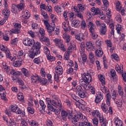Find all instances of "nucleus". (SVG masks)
<instances>
[{"instance_id": "1", "label": "nucleus", "mask_w": 126, "mask_h": 126, "mask_svg": "<svg viewBox=\"0 0 126 126\" xmlns=\"http://www.w3.org/2000/svg\"><path fill=\"white\" fill-rule=\"evenodd\" d=\"M62 120L66 122L67 119L71 121L74 125L78 124L79 126H93L85 116H83L82 114H75L73 112V109H67L66 111L63 110L61 112ZM82 122L78 123V121L81 120Z\"/></svg>"}, {"instance_id": "2", "label": "nucleus", "mask_w": 126, "mask_h": 126, "mask_svg": "<svg viewBox=\"0 0 126 126\" xmlns=\"http://www.w3.org/2000/svg\"><path fill=\"white\" fill-rule=\"evenodd\" d=\"M46 101L47 103V108H48L49 110H53V108H52L53 106L55 107V108H58V107H59V108H62L63 107L62 101L59 97H54L53 100H51V98L47 97Z\"/></svg>"}, {"instance_id": "3", "label": "nucleus", "mask_w": 126, "mask_h": 126, "mask_svg": "<svg viewBox=\"0 0 126 126\" xmlns=\"http://www.w3.org/2000/svg\"><path fill=\"white\" fill-rule=\"evenodd\" d=\"M89 112L92 114L93 117H94L95 118L96 117V118H98L101 126H107V125H108V120H107L106 118H104V116L100 113L99 110H95L93 111L92 110L90 109Z\"/></svg>"}, {"instance_id": "4", "label": "nucleus", "mask_w": 126, "mask_h": 126, "mask_svg": "<svg viewBox=\"0 0 126 126\" xmlns=\"http://www.w3.org/2000/svg\"><path fill=\"white\" fill-rule=\"evenodd\" d=\"M95 25L92 22H90L88 25V28H89V31L91 33V37L94 40H96L98 38V34L95 32V29H94Z\"/></svg>"}, {"instance_id": "5", "label": "nucleus", "mask_w": 126, "mask_h": 126, "mask_svg": "<svg viewBox=\"0 0 126 126\" xmlns=\"http://www.w3.org/2000/svg\"><path fill=\"white\" fill-rule=\"evenodd\" d=\"M91 11L93 12V15H98V17L102 20L106 18V16L103 14V12H101V11L98 8L93 7L91 8Z\"/></svg>"}, {"instance_id": "6", "label": "nucleus", "mask_w": 126, "mask_h": 126, "mask_svg": "<svg viewBox=\"0 0 126 126\" xmlns=\"http://www.w3.org/2000/svg\"><path fill=\"white\" fill-rule=\"evenodd\" d=\"M82 78L84 82L86 83V84H89V83L92 81V77L91 76V74L88 72L84 73L82 75Z\"/></svg>"}, {"instance_id": "7", "label": "nucleus", "mask_w": 126, "mask_h": 126, "mask_svg": "<svg viewBox=\"0 0 126 126\" xmlns=\"http://www.w3.org/2000/svg\"><path fill=\"white\" fill-rule=\"evenodd\" d=\"M14 27L15 29H12L11 30H10V32L12 34H20L21 33V27L22 26H21V24L16 23L14 25Z\"/></svg>"}, {"instance_id": "8", "label": "nucleus", "mask_w": 126, "mask_h": 126, "mask_svg": "<svg viewBox=\"0 0 126 126\" xmlns=\"http://www.w3.org/2000/svg\"><path fill=\"white\" fill-rule=\"evenodd\" d=\"M32 47L31 50H32L39 54H41V43L38 41L35 42L34 40Z\"/></svg>"}, {"instance_id": "9", "label": "nucleus", "mask_w": 126, "mask_h": 126, "mask_svg": "<svg viewBox=\"0 0 126 126\" xmlns=\"http://www.w3.org/2000/svg\"><path fill=\"white\" fill-rule=\"evenodd\" d=\"M34 41H35L34 39L27 37L23 39V43L25 46H27V47H32L34 43Z\"/></svg>"}, {"instance_id": "10", "label": "nucleus", "mask_w": 126, "mask_h": 126, "mask_svg": "<svg viewBox=\"0 0 126 126\" xmlns=\"http://www.w3.org/2000/svg\"><path fill=\"white\" fill-rule=\"evenodd\" d=\"M44 25H45L46 27L47 32H48V33H52L53 31H55V27L51 26L50 23L48 22V20H44Z\"/></svg>"}, {"instance_id": "11", "label": "nucleus", "mask_w": 126, "mask_h": 126, "mask_svg": "<svg viewBox=\"0 0 126 126\" xmlns=\"http://www.w3.org/2000/svg\"><path fill=\"white\" fill-rule=\"evenodd\" d=\"M23 10L20 7H19L18 5H16L15 4H13L12 5L11 12L12 13H17L20 11Z\"/></svg>"}, {"instance_id": "12", "label": "nucleus", "mask_w": 126, "mask_h": 126, "mask_svg": "<svg viewBox=\"0 0 126 126\" xmlns=\"http://www.w3.org/2000/svg\"><path fill=\"white\" fill-rule=\"evenodd\" d=\"M100 30L99 31L100 35H106V33H107V25L106 24L102 23L101 27L100 28Z\"/></svg>"}, {"instance_id": "13", "label": "nucleus", "mask_w": 126, "mask_h": 126, "mask_svg": "<svg viewBox=\"0 0 126 126\" xmlns=\"http://www.w3.org/2000/svg\"><path fill=\"white\" fill-rule=\"evenodd\" d=\"M86 45L87 46V50L90 52L91 51H95L96 49L95 47L94 46V45L91 41H87Z\"/></svg>"}, {"instance_id": "14", "label": "nucleus", "mask_w": 126, "mask_h": 126, "mask_svg": "<svg viewBox=\"0 0 126 126\" xmlns=\"http://www.w3.org/2000/svg\"><path fill=\"white\" fill-rule=\"evenodd\" d=\"M103 96L102 93L98 92L96 93V96H95V102L96 104H99L102 100H103Z\"/></svg>"}, {"instance_id": "15", "label": "nucleus", "mask_w": 126, "mask_h": 126, "mask_svg": "<svg viewBox=\"0 0 126 126\" xmlns=\"http://www.w3.org/2000/svg\"><path fill=\"white\" fill-rule=\"evenodd\" d=\"M40 55L38 52L34 51V50H31L29 51L28 56L30 59H34L35 57H37Z\"/></svg>"}, {"instance_id": "16", "label": "nucleus", "mask_w": 126, "mask_h": 126, "mask_svg": "<svg viewBox=\"0 0 126 126\" xmlns=\"http://www.w3.org/2000/svg\"><path fill=\"white\" fill-rule=\"evenodd\" d=\"M5 54V57L6 59H8V60H10L11 62H14L15 61V58L13 57L11 55V53H10V50H8L6 52H4Z\"/></svg>"}, {"instance_id": "17", "label": "nucleus", "mask_w": 126, "mask_h": 126, "mask_svg": "<svg viewBox=\"0 0 126 126\" xmlns=\"http://www.w3.org/2000/svg\"><path fill=\"white\" fill-rule=\"evenodd\" d=\"M55 71L56 74L62 75L63 73V69L62 66L58 65L55 67Z\"/></svg>"}, {"instance_id": "18", "label": "nucleus", "mask_w": 126, "mask_h": 126, "mask_svg": "<svg viewBox=\"0 0 126 126\" xmlns=\"http://www.w3.org/2000/svg\"><path fill=\"white\" fill-rule=\"evenodd\" d=\"M2 13L6 19H8V17H9V14H10V11L9 10L5 8L3 9Z\"/></svg>"}, {"instance_id": "19", "label": "nucleus", "mask_w": 126, "mask_h": 126, "mask_svg": "<svg viewBox=\"0 0 126 126\" xmlns=\"http://www.w3.org/2000/svg\"><path fill=\"white\" fill-rule=\"evenodd\" d=\"M40 41H41L42 43H47L48 46H50V39L48 37H46V36H44L42 37H40L39 38Z\"/></svg>"}, {"instance_id": "20", "label": "nucleus", "mask_w": 126, "mask_h": 126, "mask_svg": "<svg viewBox=\"0 0 126 126\" xmlns=\"http://www.w3.org/2000/svg\"><path fill=\"white\" fill-rule=\"evenodd\" d=\"M71 96L72 99H73V100H75V101H76V102H77L78 103H79L78 105H79V107H82V106H83V104H82V103L80 102V98H79V97H78V96H76L75 94H72Z\"/></svg>"}, {"instance_id": "21", "label": "nucleus", "mask_w": 126, "mask_h": 126, "mask_svg": "<svg viewBox=\"0 0 126 126\" xmlns=\"http://www.w3.org/2000/svg\"><path fill=\"white\" fill-rule=\"evenodd\" d=\"M116 126H124V123L119 117H116L114 121Z\"/></svg>"}, {"instance_id": "22", "label": "nucleus", "mask_w": 126, "mask_h": 126, "mask_svg": "<svg viewBox=\"0 0 126 126\" xmlns=\"http://www.w3.org/2000/svg\"><path fill=\"white\" fill-rule=\"evenodd\" d=\"M79 24H80V21L78 20H74L72 21L71 25L73 27L76 28L77 27H79Z\"/></svg>"}, {"instance_id": "23", "label": "nucleus", "mask_w": 126, "mask_h": 126, "mask_svg": "<svg viewBox=\"0 0 126 126\" xmlns=\"http://www.w3.org/2000/svg\"><path fill=\"white\" fill-rule=\"evenodd\" d=\"M39 78H40V77L36 74H34L31 76V80L32 82H34V83H36L38 81H39Z\"/></svg>"}, {"instance_id": "24", "label": "nucleus", "mask_w": 126, "mask_h": 126, "mask_svg": "<svg viewBox=\"0 0 126 126\" xmlns=\"http://www.w3.org/2000/svg\"><path fill=\"white\" fill-rule=\"evenodd\" d=\"M38 81L40 82L41 85L45 86L47 85L48 83V80L47 79L41 78V77H39V78L38 79Z\"/></svg>"}, {"instance_id": "25", "label": "nucleus", "mask_w": 126, "mask_h": 126, "mask_svg": "<svg viewBox=\"0 0 126 126\" xmlns=\"http://www.w3.org/2000/svg\"><path fill=\"white\" fill-rule=\"evenodd\" d=\"M95 56L98 58H101L103 56V50L102 49L99 48V49H97L95 52Z\"/></svg>"}, {"instance_id": "26", "label": "nucleus", "mask_w": 126, "mask_h": 126, "mask_svg": "<svg viewBox=\"0 0 126 126\" xmlns=\"http://www.w3.org/2000/svg\"><path fill=\"white\" fill-rule=\"evenodd\" d=\"M22 17L24 18H29L30 17V13L28 10L23 11L22 12Z\"/></svg>"}, {"instance_id": "27", "label": "nucleus", "mask_w": 126, "mask_h": 126, "mask_svg": "<svg viewBox=\"0 0 126 126\" xmlns=\"http://www.w3.org/2000/svg\"><path fill=\"white\" fill-rule=\"evenodd\" d=\"M63 37L66 43H69L70 42V36L69 35L66 33H63Z\"/></svg>"}, {"instance_id": "28", "label": "nucleus", "mask_w": 126, "mask_h": 126, "mask_svg": "<svg viewBox=\"0 0 126 126\" xmlns=\"http://www.w3.org/2000/svg\"><path fill=\"white\" fill-rule=\"evenodd\" d=\"M75 38L76 40H78V41H80V42H81V41L84 40V34L82 33H79L75 36Z\"/></svg>"}, {"instance_id": "29", "label": "nucleus", "mask_w": 126, "mask_h": 126, "mask_svg": "<svg viewBox=\"0 0 126 126\" xmlns=\"http://www.w3.org/2000/svg\"><path fill=\"white\" fill-rule=\"evenodd\" d=\"M106 105L108 107H110L111 105V94H110V93L106 94Z\"/></svg>"}, {"instance_id": "30", "label": "nucleus", "mask_w": 126, "mask_h": 126, "mask_svg": "<svg viewBox=\"0 0 126 126\" xmlns=\"http://www.w3.org/2000/svg\"><path fill=\"white\" fill-rule=\"evenodd\" d=\"M118 92L120 96H121V98L124 97V90L121 85H119L118 87Z\"/></svg>"}, {"instance_id": "31", "label": "nucleus", "mask_w": 126, "mask_h": 126, "mask_svg": "<svg viewBox=\"0 0 126 126\" xmlns=\"http://www.w3.org/2000/svg\"><path fill=\"white\" fill-rule=\"evenodd\" d=\"M101 91H102V93H104V94H108V93H110V91L109 90V89L108 88L105 87V85H103L102 86V87L100 88Z\"/></svg>"}, {"instance_id": "32", "label": "nucleus", "mask_w": 126, "mask_h": 126, "mask_svg": "<svg viewBox=\"0 0 126 126\" xmlns=\"http://www.w3.org/2000/svg\"><path fill=\"white\" fill-rule=\"evenodd\" d=\"M13 65L15 67H20V66L22 65V62L21 61H15L13 63Z\"/></svg>"}, {"instance_id": "33", "label": "nucleus", "mask_w": 126, "mask_h": 126, "mask_svg": "<svg viewBox=\"0 0 126 126\" xmlns=\"http://www.w3.org/2000/svg\"><path fill=\"white\" fill-rule=\"evenodd\" d=\"M98 78L103 85H105V84H106V82H105V78L104 77V76L99 74L98 75Z\"/></svg>"}, {"instance_id": "34", "label": "nucleus", "mask_w": 126, "mask_h": 126, "mask_svg": "<svg viewBox=\"0 0 126 126\" xmlns=\"http://www.w3.org/2000/svg\"><path fill=\"white\" fill-rule=\"evenodd\" d=\"M101 109H102L103 112H104V113H105V114H109V110H108V107H107V106H106V104L102 103Z\"/></svg>"}, {"instance_id": "35", "label": "nucleus", "mask_w": 126, "mask_h": 126, "mask_svg": "<svg viewBox=\"0 0 126 126\" xmlns=\"http://www.w3.org/2000/svg\"><path fill=\"white\" fill-rule=\"evenodd\" d=\"M46 35V33H45V30H43V28H40L39 30V33L38 36L40 38V37H44Z\"/></svg>"}, {"instance_id": "36", "label": "nucleus", "mask_w": 126, "mask_h": 126, "mask_svg": "<svg viewBox=\"0 0 126 126\" xmlns=\"http://www.w3.org/2000/svg\"><path fill=\"white\" fill-rule=\"evenodd\" d=\"M30 126H39V123L35 120H31L28 122Z\"/></svg>"}, {"instance_id": "37", "label": "nucleus", "mask_w": 126, "mask_h": 126, "mask_svg": "<svg viewBox=\"0 0 126 126\" xmlns=\"http://www.w3.org/2000/svg\"><path fill=\"white\" fill-rule=\"evenodd\" d=\"M80 52L81 55L84 54V52H85V45L84 44V42H82L81 43Z\"/></svg>"}, {"instance_id": "38", "label": "nucleus", "mask_w": 126, "mask_h": 126, "mask_svg": "<svg viewBox=\"0 0 126 126\" xmlns=\"http://www.w3.org/2000/svg\"><path fill=\"white\" fill-rule=\"evenodd\" d=\"M16 114L18 115L21 114L22 117H25V111L24 110H22L20 108H18L17 111H16Z\"/></svg>"}, {"instance_id": "39", "label": "nucleus", "mask_w": 126, "mask_h": 126, "mask_svg": "<svg viewBox=\"0 0 126 126\" xmlns=\"http://www.w3.org/2000/svg\"><path fill=\"white\" fill-rule=\"evenodd\" d=\"M20 3L18 4L17 5L20 7V8L23 10L25 7V1L24 0H20Z\"/></svg>"}, {"instance_id": "40", "label": "nucleus", "mask_w": 126, "mask_h": 126, "mask_svg": "<svg viewBox=\"0 0 126 126\" xmlns=\"http://www.w3.org/2000/svg\"><path fill=\"white\" fill-rule=\"evenodd\" d=\"M33 63H35V64H40L42 62H41V59L40 58V57H37L33 59Z\"/></svg>"}, {"instance_id": "41", "label": "nucleus", "mask_w": 126, "mask_h": 126, "mask_svg": "<svg viewBox=\"0 0 126 126\" xmlns=\"http://www.w3.org/2000/svg\"><path fill=\"white\" fill-rule=\"evenodd\" d=\"M111 77L112 78H117V73H116V70L114 69H111L110 70Z\"/></svg>"}, {"instance_id": "42", "label": "nucleus", "mask_w": 126, "mask_h": 126, "mask_svg": "<svg viewBox=\"0 0 126 126\" xmlns=\"http://www.w3.org/2000/svg\"><path fill=\"white\" fill-rule=\"evenodd\" d=\"M54 9L56 12H57L58 14H60L61 15V13L63 12V11H62V7H60L59 6H56L54 7Z\"/></svg>"}, {"instance_id": "43", "label": "nucleus", "mask_w": 126, "mask_h": 126, "mask_svg": "<svg viewBox=\"0 0 126 126\" xmlns=\"http://www.w3.org/2000/svg\"><path fill=\"white\" fill-rule=\"evenodd\" d=\"M21 70L22 72L23 73L24 75H25V76H26L27 77H28V76H29V72L28 71V70H27L25 68H22L21 69Z\"/></svg>"}, {"instance_id": "44", "label": "nucleus", "mask_w": 126, "mask_h": 126, "mask_svg": "<svg viewBox=\"0 0 126 126\" xmlns=\"http://www.w3.org/2000/svg\"><path fill=\"white\" fill-rule=\"evenodd\" d=\"M0 49L1 51L4 52V53H5V52L8 50H9V49H8L6 46H4L3 44L0 45Z\"/></svg>"}, {"instance_id": "45", "label": "nucleus", "mask_w": 126, "mask_h": 126, "mask_svg": "<svg viewBox=\"0 0 126 126\" xmlns=\"http://www.w3.org/2000/svg\"><path fill=\"white\" fill-rule=\"evenodd\" d=\"M115 103L116 105H117V107L119 108L122 107V106H123V102L121 100L116 99V100H114Z\"/></svg>"}, {"instance_id": "46", "label": "nucleus", "mask_w": 126, "mask_h": 126, "mask_svg": "<svg viewBox=\"0 0 126 126\" xmlns=\"http://www.w3.org/2000/svg\"><path fill=\"white\" fill-rule=\"evenodd\" d=\"M116 10L117 11L120 12L122 10V6L121 5V2L119 1H117L116 3Z\"/></svg>"}, {"instance_id": "47", "label": "nucleus", "mask_w": 126, "mask_h": 126, "mask_svg": "<svg viewBox=\"0 0 126 126\" xmlns=\"http://www.w3.org/2000/svg\"><path fill=\"white\" fill-rule=\"evenodd\" d=\"M1 98L2 100H4V101H8L7 98H6V93L5 92H2L0 94Z\"/></svg>"}, {"instance_id": "48", "label": "nucleus", "mask_w": 126, "mask_h": 126, "mask_svg": "<svg viewBox=\"0 0 126 126\" xmlns=\"http://www.w3.org/2000/svg\"><path fill=\"white\" fill-rule=\"evenodd\" d=\"M51 109H53V110H50V111H52V112H54L56 115H60V114H61V109H55L54 106H52Z\"/></svg>"}, {"instance_id": "49", "label": "nucleus", "mask_w": 126, "mask_h": 126, "mask_svg": "<svg viewBox=\"0 0 126 126\" xmlns=\"http://www.w3.org/2000/svg\"><path fill=\"white\" fill-rule=\"evenodd\" d=\"M83 89H82V87L81 86H77L75 89V93L76 94H78L79 92H81L83 91Z\"/></svg>"}, {"instance_id": "50", "label": "nucleus", "mask_w": 126, "mask_h": 126, "mask_svg": "<svg viewBox=\"0 0 126 126\" xmlns=\"http://www.w3.org/2000/svg\"><path fill=\"white\" fill-rule=\"evenodd\" d=\"M39 104L42 108V110H43V111H45V110H46V104H45L44 101H43L42 100H40Z\"/></svg>"}, {"instance_id": "51", "label": "nucleus", "mask_w": 126, "mask_h": 126, "mask_svg": "<svg viewBox=\"0 0 126 126\" xmlns=\"http://www.w3.org/2000/svg\"><path fill=\"white\" fill-rule=\"evenodd\" d=\"M53 41L54 43H55L56 45H58V46H60V45L63 43V40L59 38H55Z\"/></svg>"}, {"instance_id": "52", "label": "nucleus", "mask_w": 126, "mask_h": 126, "mask_svg": "<svg viewBox=\"0 0 126 126\" xmlns=\"http://www.w3.org/2000/svg\"><path fill=\"white\" fill-rule=\"evenodd\" d=\"M117 96H118V94H117V91L113 90L112 94V99L113 100V101H116V99H117Z\"/></svg>"}, {"instance_id": "53", "label": "nucleus", "mask_w": 126, "mask_h": 126, "mask_svg": "<svg viewBox=\"0 0 126 126\" xmlns=\"http://www.w3.org/2000/svg\"><path fill=\"white\" fill-rule=\"evenodd\" d=\"M46 11H48L50 14H52V12H53V7L50 4H48L47 6H46Z\"/></svg>"}, {"instance_id": "54", "label": "nucleus", "mask_w": 126, "mask_h": 126, "mask_svg": "<svg viewBox=\"0 0 126 126\" xmlns=\"http://www.w3.org/2000/svg\"><path fill=\"white\" fill-rule=\"evenodd\" d=\"M17 43H18V38H17L12 39L11 41V45L14 46L17 45Z\"/></svg>"}, {"instance_id": "55", "label": "nucleus", "mask_w": 126, "mask_h": 126, "mask_svg": "<svg viewBox=\"0 0 126 126\" xmlns=\"http://www.w3.org/2000/svg\"><path fill=\"white\" fill-rule=\"evenodd\" d=\"M44 51L46 57H48V56H49L50 55V50H49V48H48V47H47L46 46L44 47Z\"/></svg>"}, {"instance_id": "56", "label": "nucleus", "mask_w": 126, "mask_h": 126, "mask_svg": "<svg viewBox=\"0 0 126 126\" xmlns=\"http://www.w3.org/2000/svg\"><path fill=\"white\" fill-rule=\"evenodd\" d=\"M47 60L48 61H50V62H54L56 60V58L54 56H51V54L50 55H48L46 56Z\"/></svg>"}, {"instance_id": "57", "label": "nucleus", "mask_w": 126, "mask_h": 126, "mask_svg": "<svg viewBox=\"0 0 126 126\" xmlns=\"http://www.w3.org/2000/svg\"><path fill=\"white\" fill-rule=\"evenodd\" d=\"M77 94L78 95L79 97H80V98H85L86 95L85 94V93L83 92V91H82V92H80L78 93Z\"/></svg>"}, {"instance_id": "58", "label": "nucleus", "mask_w": 126, "mask_h": 126, "mask_svg": "<svg viewBox=\"0 0 126 126\" xmlns=\"http://www.w3.org/2000/svg\"><path fill=\"white\" fill-rule=\"evenodd\" d=\"M119 35H120L119 40L120 42H122V41L124 42V41H125V39L126 35H125L124 33H119Z\"/></svg>"}, {"instance_id": "59", "label": "nucleus", "mask_w": 126, "mask_h": 126, "mask_svg": "<svg viewBox=\"0 0 126 126\" xmlns=\"http://www.w3.org/2000/svg\"><path fill=\"white\" fill-rule=\"evenodd\" d=\"M105 43H106V45L107 47L109 48H112L113 47V43H112V41L110 40H107L105 41Z\"/></svg>"}, {"instance_id": "60", "label": "nucleus", "mask_w": 126, "mask_h": 126, "mask_svg": "<svg viewBox=\"0 0 126 126\" xmlns=\"http://www.w3.org/2000/svg\"><path fill=\"white\" fill-rule=\"evenodd\" d=\"M27 110L28 112L29 113H30V114H32V115H33V114H34V108H33L32 107H27Z\"/></svg>"}, {"instance_id": "61", "label": "nucleus", "mask_w": 126, "mask_h": 126, "mask_svg": "<svg viewBox=\"0 0 126 126\" xmlns=\"http://www.w3.org/2000/svg\"><path fill=\"white\" fill-rule=\"evenodd\" d=\"M115 18L117 21L119 22V23H121L122 22V16H121V15L119 14L116 16Z\"/></svg>"}, {"instance_id": "62", "label": "nucleus", "mask_w": 126, "mask_h": 126, "mask_svg": "<svg viewBox=\"0 0 126 126\" xmlns=\"http://www.w3.org/2000/svg\"><path fill=\"white\" fill-rule=\"evenodd\" d=\"M93 123L94 124V126H98L99 124V121L97 118H94L93 119Z\"/></svg>"}, {"instance_id": "63", "label": "nucleus", "mask_w": 126, "mask_h": 126, "mask_svg": "<svg viewBox=\"0 0 126 126\" xmlns=\"http://www.w3.org/2000/svg\"><path fill=\"white\" fill-rule=\"evenodd\" d=\"M18 99L19 101L24 100V96L22 95V93H20L18 94Z\"/></svg>"}, {"instance_id": "64", "label": "nucleus", "mask_w": 126, "mask_h": 126, "mask_svg": "<svg viewBox=\"0 0 126 126\" xmlns=\"http://www.w3.org/2000/svg\"><path fill=\"white\" fill-rule=\"evenodd\" d=\"M54 79L55 81H56L57 83H59V82L60 81V75L55 73Z\"/></svg>"}]
</instances>
